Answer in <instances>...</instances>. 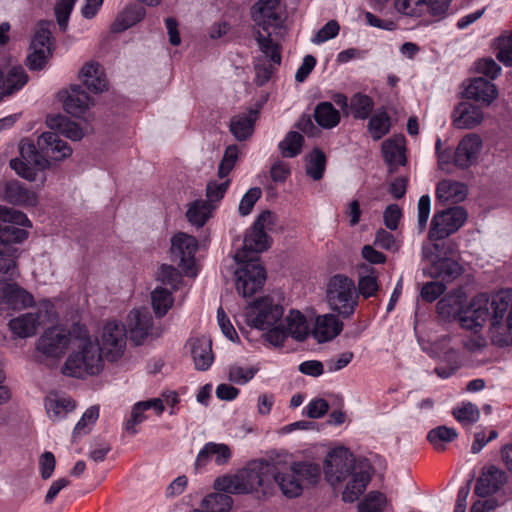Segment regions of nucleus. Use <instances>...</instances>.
I'll return each instance as SVG.
<instances>
[{
  "mask_svg": "<svg viewBox=\"0 0 512 512\" xmlns=\"http://www.w3.org/2000/svg\"><path fill=\"white\" fill-rule=\"evenodd\" d=\"M33 296L15 283L0 281V305L13 310H21L32 306Z\"/></svg>",
  "mask_w": 512,
  "mask_h": 512,
  "instance_id": "23",
  "label": "nucleus"
},
{
  "mask_svg": "<svg viewBox=\"0 0 512 512\" xmlns=\"http://www.w3.org/2000/svg\"><path fill=\"white\" fill-rule=\"evenodd\" d=\"M457 436V431L454 428L438 426L428 432L427 440L435 450L442 452L445 450V443L452 442Z\"/></svg>",
  "mask_w": 512,
  "mask_h": 512,
  "instance_id": "48",
  "label": "nucleus"
},
{
  "mask_svg": "<svg viewBox=\"0 0 512 512\" xmlns=\"http://www.w3.org/2000/svg\"><path fill=\"white\" fill-rule=\"evenodd\" d=\"M293 471L300 482H307L308 484L315 485L318 483L321 475L320 466L312 462H293L291 464Z\"/></svg>",
  "mask_w": 512,
  "mask_h": 512,
  "instance_id": "50",
  "label": "nucleus"
},
{
  "mask_svg": "<svg viewBox=\"0 0 512 512\" xmlns=\"http://www.w3.org/2000/svg\"><path fill=\"white\" fill-rule=\"evenodd\" d=\"M327 302L329 307L343 318L354 314L358 305V294L352 279L337 274L331 277L327 285Z\"/></svg>",
  "mask_w": 512,
  "mask_h": 512,
  "instance_id": "8",
  "label": "nucleus"
},
{
  "mask_svg": "<svg viewBox=\"0 0 512 512\" xmlns=\"http://www.w3.org/2000/svg\"><path fill=\"white\" fill-rule=\"evenodd\" d=\"M467 216L466 210L461 206L437 211L431 220L428 239L439 241L449 237L464 225Z\"/></svg>",
  "mask_w": 512,
  "mask_h": 512,
  "instance_id": "10",
  "label": "nucleus"
},
{
  "mask_svg": "<svg viewBox=\"0 0 512 512\" xmlns=\"http://www.w3.org/2000/svg\"><path fill=\"white\" fill-rule=\"evenodd\" d=\"M157 280L175 291L181 283V273L172 265L162 264L157 273Z\"/></svg>",
  "mask_w": 512,
  "mask_h": 512,
  "instance_id": "53",
  "label": "nucleus"
},
{
  "mask_svg": "<svg viewBox=\"0 0 512 512\" xmlns=\"http://www.w3.org/2000/svg\"><path fill=\"white\" fill-rule=\"evenodd\" d=\"M20 157L10 160V167L22 178L35 181L38 172L49 167V160L62 161L70 157L72 148L60 138L56 131L42 133L37 145L30 141H21Z\"/></svg>",
  "mask_w": 512,
  "mask_h": 512,
  "instance_id": "1",
  "label": "nucleus"
},
{
  "mask_svg": "<svg viewBox=\"0 0 512 512\" xmlns=\"http://www.w3.org/2000/svg\"><path fill=\"white\" fill-rule=\"evenodd\" d=\"M453 416L459 422L475 423L479 420L480 412L476 405L468 402L461 407L453 409Z\"/></svg>",
  "mask_w": 512,
  "mask_h": 512,
  "instance_id": "60",
  "label": "nucleus"
},
{
  "mask_svg": "<svg viewBox=\"0 0 512 512\" xmlns=\"http://www.w3.org/2000/svg\"><path fill=\"white\" fill-rule=\"evenodd\" d=\"M129 319V338L135 345H141L149 336L159 337L161 335L160 331H153V320L148 312L131 311Z\"/></svg>",
  "mask_w": 512,
  "mask_h": 512,
  "instance_id": "22",
  "label": "nucleus"
},
{
  "mask_svg": "<svg viewBox=\"0 0 512 512\" xmlns=\"http://www.w3.org/2000/svg\"><path fill=\"white\" fill-rule=\"evenodd\" d=\"M57 98L62 102L64 111L76 118L84 117L94 104L93 99L78 84H72L69 88L60 90Z\"/></svg>",
  "mask_w": 512,
  "mask_h": 512,
  "instance_id": "17",
  "label": "nucleus"
},
{
  "mask_svg": "<svg viewBox=\"0 0 512 512\" xmlns=\"http://www.w3.org/2000/svg\"><path fill=\"white\" fill-rule=\"evenodd\" d=\"M451 0H422V14L427 12L438 20L447 16Z\"/></svg>",
  "mask_w": 512,
  "mask_h": 512,
  "instance_id": "55",
  "label": "nucleus"
},
{
  "mask_svg": "<svg viewBox=\"0 0 512 512\" xmlns=\"http://www.w3.org/2000/svg\"><path fill=\"white\" fill-rule=\"evenodd\" d=\"M71 342L70 332L60 326L46 329L36 342V358L40 362H56L62 358Z\"/></svg>",
  "mask_w": 512,
  "mask_h": 512,
  "instance_id": "9",
  "label": "nucleus"
},
{
  "mask_svg": "<svg viewBox=\"0 0 512 512\" xmlns=\"http://www.w3.org/2000/svg\"><path fill=\"white\" fill-rule=\"evenodd\" d=\"M280 0H258L252 10L259 49L273 64L281 63L279 40L286 29L279 13Z\"/></svg>",
  "mask_w": 512,
  "mask_h": 512,
  "instance_id": "2",
  "label": "nucleus"
},
{
  "mask_svg": "<svg viewBox=\"0 0 512 512\" xmlns=\"http://www.w3.org/2000/svg\"><path fill=\"white\" fill-rule=\"evenodd\" d=\"M372 473L373 468L370 462L365 458L358 459L353 473L349 475L350 479L342 493V500L349 503H353L358 500L365 492L366 487L371 480Z\"/></svg>",
  "mask_w": 512,
  "mask_h": 512,
  "instance_id": "18",
  "label": "nucleus"
},
{
  "mask_svg": "<svg viewBox=\"0 0 512 512\" xmlns=\"http://www.w3.org/2000/svg\"><path fill=\"white\" fill-rule=\"evenodd\" d=\"M270 472H272L271 465L255 463L240 469L235 475L218 477L214 482V489L231 494L251 493L264 484L265 475Z\"/></svg>",
  "mask_w": 512,
  "mask_h": 512,
  "instance_id": "5",
  "label": "nucleus"
},
{
  "mask_svg": "<svg viewBox=\"0 0 512 512\" xmlns=\"http://www.w3.org/2000/svg\"><path fill=\"white\" fill-rule=\"evenodd\" d=\"M127 331L123 324L107 322L102 331L100 350L109 361H116L125 350Z\"/></svg>",
  "mask_w": 512,
  "mask_h": 512,
  "instance_id": "16",
  "label": "nucleus"
},
{
  "mask_svg": "<svg viewBox=\"0 0 512 512\" xmlns=\"http://www.w3.org/2000/svg\"><path fill=\"white\" fill-rule=\"evenodd\" d=\"M358 460L348 449L340 447L332 450L324 461L325 476L332 484L345 480L351 473Z\"/></svg>",
  "mask_w": 512,
  "mask_h": 512,
  "instance_id": "14",
  "label": "nucleus"
},
{
  "mask_svg": "<svg viewBox=\"0 0 512 512\" xmlns=\"http://www.w3.org/2000/svg\"><path fill=\"white\" fill-rule=\"evenodd\" d=\"M275 469L276 468L272 466V472H270V474L273 476L283 495L287 498L300 496L303 492V484L293 471L292 466L285 472L275 471Z\"/></svg>",
  "mask_w": 512,
  "mask_h": 512,
  "instance_id": "32",
  "label": "nucleus"
},
{
  "mask_svg": "<svg viewBox=\"0 0 512 512\" xmlns=\"http://www.w3.org/2000/svg\"><path fill=\"white\" fill-rule=\"evenodd\" d=\"M172 290L162 286L156 287L151 293V304L155 315L159 318L165 316L172 308L174 299Z\"/></svg>",
  "mask_w": 512,
  "mask_h": 512,
  "instance_id": "42",
  "label": "nucleus"
},
{
  "mask_svg": "<svg viewBox=\"0 0 512 512\" xmlns=\"http://www.w3.org/2000/svg\"><path fill=\"white\" fill-rule=\"evenodd\" d=\"M40 324V316L37 313H25L9 321V328L19 338H27L35 334Z\"/></svg>",
  "mask_w": 512,
  "mask_h": 512,
  "instance_id": "34",
  "label": "nucleus"
},
{
  "mask_svg": "<svg viewBox=\"0 0 512 512\" xmlns=\"http://www.w3.org/2000/svg\"><path fill=\"white\" fill-rule=\"evenodd\" d=\"M258 370L257 367L244 368L239 365H231L228 369V379L233 383L243 385L253 379Z\"/></svg>",
  "mask_w": 512,
  "mask_h": 512,
  "instance_id": "56",
  "label": "nucleus"
},
{
  "mask_svg": "<svg viewBox=\"0 0 512 512\" xmlns=\"http://www.w3.org/2000/svg\"><path fill=\"white\" fill-rule=\"evenodd\" d=\"M373 99L361 92L355 93L349 100V115L354 119L366 120L374 109Z\"/></svg>",
  "mask_w": 512,
  "mask_h": 512,
  "instance_id": "38",
  "label": "nucleus"
},
{
  "mask_svg": "<svg viewBox=\"0 0 512 512\" xmlns=\"http://www.w3.org/2000/svg\"><path fill=\"white\" fill-rule=\"evenodd\" d=\"M492 47L498 61L512 64V30L504 31L493 41Z\"/></svg>",
  "mask_w": 512,
  "mask_h": 512,
  "instance_id": "49",
  "label": "nucleus"
},
{
  "mask_svg": "<svg viewBox=\"0 0 512 512\" xmlns=\"http://www.w3.org/2000/svg\"><path fill=\"white\" fill-rule=\"evenodd\" d=\"M231 457L232 452L227 444L208 442L198 452L194 469L196 472L202 470L213 458L216 465L223 466L229 463Z\"/></svg>",
  "mask_w": 512,
  "mask_h": 512,
  "instance_id": "21",
  "label": "nucleus"
},
{
  "mask_svg": "<svg viewBox=\"0 0 512 512\" xmlns=\"http://www.w3.org/2000/svg\"><path fill=\"white\" fill-rule=\"evenodd\" d=\"M382 154L385 163L388 166V173L394 174L399 166L407 163L405 155V137L403 135L394 136L382 143Z\"/></svg>",
  "mask_w": 512,
  "mask_h": 512,
  "instance_id": "25",
  "label": "nucleus"
},
{
  "mask_svg": "<svg viewBox=\"0 0 512 512\" xmlns=\"http://www.w3.org/2000/svg\"><path fill=\"white\" fill-rule=\"evenodd\" d=\"M100 344L89 337L81 340L77 349L66 359L62 373L75 378L98 375L104 366Z\"/></svg>",
  "mask_w": 512,
  "mask_h": 512,
  "instance_id": "4",
  "label": "nucleus"
},
{
  "mask_svg": "<svg viewBox=\"0 0 512 512\" xmlns=\"http://www.w3.org/2000/svg\"><path fill=\"white\" fill-rule=\"evenodd\" d=\"M379 289L377 275L374 270L370 274L360 276L358 280V293L365 299L376 295Z\"/></svg>",
  "mask_w": 512,
  "mask_h": 512,
  "instance_id": "57",
  "label": "nucleus"
},
{
  "mask_svg": "<svg viewBox=\"0 0 512 512\" xmlns=\"http://www.w3.org/2000/svg\"><path fill=\"white\" fill-rule=\"evenodd\" d=\"M509 307L506 325L501 323L502 329H499L496 335H492L493 342L501 347L512 345V294Z\"/></svg>",
  "mask_w": 512,
  "mask_h": 512,
  "instance_id": "58",
  "label": "nucleus"
},
{
  "mask_svg": "<svg viewBox=\"0 0 512 512\" xmlns=\"http://www.w3.org/2000/svg\"><path fill=\"white\" fill-rule=\"evenodd\" d=\"M451 118L456 129H473L482 123L484 115L480 107L463 101L454 107Z\"/></svg>",
  "mask_w": 512,
  "mask_h": 512,
  "instance_id": "24",
  "label": "nucleus"
},
{
  "mask_svg": "<svg viewBox=\"0 0 512 512\" xmlns=\"http://www.w3.org/2000/svg\"><path fill=\"white\" fill-rule=\"evenodd\" d=\"M446 290L442 282H427L421 288L420 295L423 300L433 302L440 297Z\"/></svg>",
  "mask_w": 512,
  "mask_h": 512,
  "instance_id": "64",
  "label": "nucleus"
},
{
  "mask_svg": "<svg viewBox=\"0 0 512 512\" xmlns=\"http://www.w3.org/2000/svg\"><path fill=\"white\" fill-rule=\"evenodd\" d=\"M195 369L206 371L212 365L214 355L212 352V341L205 337L191 338L187 342Z\"/></svg>",
  "mask_w": 512,
  "mask_h": 512,
  "instance_id": "27",
  "label": "nucleus"
},
{
  "mask_svg": "<svg viewBox=\"0 0 512 512\" xmlns=\"http://www.w3.org/2000/svg\"><path fill=\"white\" fill-rule=\"evenodd\" d=\"M4 198L16 205L34 206L37 202L36 194L18 181H11L5 185Z\"/></svg>",
  "mask_w": 512,
  "mask_h": 512,
  "instance_id": "35",
  "label": "nucleus"
},
{
  "mask_svg": "<svg viewBox=\"0 0 512 512\" xmlns=\"http://www.w3.org/2000/svg\"><path fill=\"white\" fill-rule=\"evenodd\" d=\"M212 205L206 200H195L186 212L188 221L199 227L206 224L212 214Z\"/></svg>",
  "mask_w": 512,
  "mask_h": 512,
  "instance_id": "44",
  "label": "nucleus"
},
{
  "mask_svg": "<svg viewBox=\"0 0 512 512\" xmlns=\"http://www.w3.org/2000/svg\"><path fill=\"white\" fill-rule=\"evenodd\" d=\"M467 188L463 183L443 180L438 183L436 195L439 199L460 201L466 197Z\"/></svg>",
  "mask_w": 512,
  "mask_h": 512,
  "instance_id": "46",
  "label": "nucleus"
},
{
  "mask_svg": "<svg viewBox=\"0 0 512 512\" xmlns=\"http://www.w3.org/2000/svg\"><path fill=\"white\" fill-rule=\"evenodd\" d=\"M434 270L436 277L445 282L454 281L463 272L461 265L450 258L439 259L434 263Z\"/></svg>",
  "mask_w": 512,
  "mask_h": 512,
  "instance_id": "47",
  "label": "nucleus"
},
{
  "mask_svg": "<svg viewBox=\"0 0 512 512\" xmlns=\"http://www.w3.org/2000/svg\"><path fill=\"white\" fill-rule=\"evenodd\" d=\"M261 105L251 108L247 113H241L231 118L229 130L238 141H244L252 136L254 125L258 118Z\"/></svg>",
  "mask_w": 512,
  "mask_h": 512,
  "instance_id": "29",
  "label": "nucleus"
},
{
  "mask_svg": "<svg viewBox=\"0 0 512 512\" xmlns=\"http://www.w3.org/2000/svg\"><path fill=\"white\" fill-rule=\"evenodd\" d=\"M275 221L276 216L273 212L270 210L263 211L246 233L242 249L235 253V261L247 260L248 258L259 260V253L270 247V238L266 230L270 231Z\"/></svg>",
  "mask_w": 512,
  "mask_h": 512,
  "instance_id": "7",
  "label": "nucleus"
},
{
  "mask_svg": "<svg viewBox=\"0 0 512 512\" xmlns=\"http://www.w3.org/2000/svg\"><path fill=\"white\" fill-rule=\"evenodd\" d=\"M144 15L145 11L143 8L137 6L128 7L112 23L111 31L114 33L125 31L140 22Z\"/></svg>",
  "mask_w": 512,
  "mask_h": 512,
  "instance_id": "40",
  "label": "nucleus"
},
{
  "mask_svg": "<svg viewBox=\"0 0 512 512\" xmlns=\"http://www.w3.org/2000/svg\"><path fill=\"white\" fill-rule=\"evenodd\" d=\"M247 312V324L259 330H266L276 325L282 318L284 309L280 304H275L269 297L257 299Z\"/></svg>",
  "mask_w": 512,
  "mask_h": 512,
  "instance_id": "13",
  "label": "nucleus"
},
{
  "mask_svg": "<svg viewBox=\"0 0 512 512\" xmlns=\"http://www.w3.org/2000/svg\"><path fill=\"white\" fill-rule=\"evenodd\" d=\"M79 79L91 92L98 94L108 90L109 81L103 66H82Z\"/></svg>",
  "mask_w": 512,
  "mask_h": 512,
  "instance_id": "31",
  "label": "nucleus"
},
{
  "mask_svg": "<svg viewBox=\"0 0 512 512\" xmlns=\"http://www.w3.org/2000/svg\"><path fill=\"white\" fill-rule=\"evenodd\" d=\"M28 81L22 66H0V101L20 90Z\"/></svg>",
  "mask_w": 512,
  "mask_h": 512,
  "instance_id": "26",
  "label": "nucleus"
},
{
  "mask_svg": "<svg viewBox=\"0 0 512 512\" xmlns=\"http://www.w3.org/2000/svg\"><path fill=\"white\" fill-rule=\"evenodd\" d=\"M18 226L31 227L26 214L14 208L0 206V255H16L18 250L13 244L21 243L28 237V232Z\"/></svg>",
  "mask_w": 512,
  "mask_h": 512,
  "instance_id": "6",
  "label": "nucleus"
},
{
  "mask_svg": "<svg viewBox=\"0 0 512 512\" xmlns=\"http://www.w3.org/2000/svg\"><path fill=\"white\" fill-rule=\"evenodd\" d=\"M314 119L324 129L336 127L341 119L340 113L330 102H320L314 110Z\"/></svg>",
  "mask_w": 512,
  "mask_h": 512,
  "instance_id": "37",
  "label": "nucleus"
},
{
  "mask_svg": "<svg viewBox=\"0 0 512 512\" xmlns=\"http://www.w3.org/2000/svg\"><path fill=\"white\" fill-rule=\"evenodd\" d=\"M229 494L217 491L207 495L202 501L203 510L206 512H229L233 504Z\"/></svg>",
  "mask_w": 512,
  "mask_h": 512,
  "instance_id": "45",
  "label": "nucleus"
},
{
  "mask_svg": "<svg viewBox=\"0 0 512 512\" xmlns=\"http://www.w3.org/2000/svg\"><path fill=\"white\" fill-rule=\"evenodd\" d=\"M511 301V292L501 290L492 297L486 293L476 295L464 315L460 317L462 327L467 329L480 328L489 320L492 334L496 335L501 327Z\"/></svg>",
  "mask_w": 512,
  "mask_h": 512,
  "instance_id": "3",
  "label": "nucleus"
},
{
  "mask_svg": "<svg viewBox=\"0 0 512 512\" xmlns=\"http://www.w3.org/2000/svg\"><path fill=\"white\" fill-rule=\"evenodd\" d=\"M507 481L508 476L505 471L490 465L483 468L476 481L474 493L481 498H487L496 494Z\"/></svg>",
  "mask_w": 512,
  "mask_h": 512,
  "instance_id": "19",
  "label": "nucleus"
},
{
  "mask_svg": "<svg viewBox=\"0 0 512 512\" xmlns=\"http://www.w3.org/2000/svg\"><path fill=\"white\" fill-rule=\"evenodd\" d=\"M262 191L259 187L250 188L242 197L238 212L241 216H247L252 212L255 203L260 199Z\"/></svg>",
  "mask_w": 512,
  "mask_h": 512,
  "instance_id": "61",
  "label": "nucleus"
},
{
  "mask_svg": "<svg viewBox=\"0 0 512 512\" xmlns=\"http://www.w3.org/2000/svg\"><path fill=\"white\" fill-rule=\"evenodd\" d=\"M145 419V407H143L140 402H137L132 408L130 418L125 423V430L129 434L135 435L138 432L136 426L141 424Z\"/></svg>",
  "mask_w": 512,
  "mask_h": 512,
  "instance_id": "63",
  "label": "nucleus"
},
{
  "mask_svg": "<svg viewBox=\"0 0 512 512\" xmlns=\"http://www.w3.org/2000/svg\"><path fill=\"white\" fill-rule=\"evenodd\" d=\"M342 329L343 323L336 315L326 314L317 317L312 334L319 343H323L337 337Z\"/></svg>",
  "mask_w": 512,
  "mask_h": 512,
  "instance_id": "30",
  "label": "nucleus"
},
{
  "mask_svg": "<svg viewBox=\"0 0 512 512\" xmlns=\"http://www.w3.org/2000/svg\"><path fill=\"white\" fill-rule=\"evenodd\" d=\"M304 143L303 136L296 131H289L278 147L284 157L293 158L300 154Z\"/></svg>",
  "mask_w": 512,
  "mask_h": 512,
  "instance_id": "51",
  "label": "nucleus"
},
{
  "mask_svg": "<svg viewBox=\"0 0 512 512\" xmlns=\"http://www.w3.org/2000/svg\"><path fill=\"white\" fill-rule=\"evenodd\" d=\"M483 143L479 135L470 133L464 136L456 148L455 166L467 169L477 162Z\"/></svg>",
  "mask_w": 512,
  "mask_h": 512,
  "instance_id": "20",
  "label": "nucleus"
},
{
  "mask_svg": "<svg viewBox=\"0 0 512 512\" xmlns=\"http://www.w3.org/2000/svg\"><path fill=\"white\" fill-rule=\"evenodd\" d=\"M46 123L48 127L55 130L58 135L61 134L73 141H79L84 136L82 128L77 123L71 121L67 116H48Z\"/></svg>",
  "mask_w": 512,
  "mask_h": 512,
  "instance_id": "33",
  "label": "nucleus"
},
{
  "mask_svg": "<svg viewBox=\"0 0 512 512\" xmlns=\"http://www.w3.org/2000/svg\"><path fill=\"white\" fill-rule=\"evenodd\" d=\"M326 161L325 153L315 147L306 157V174L315 181L321 180L326 169Z\"/></svg>",
  "mask_w": 512,
  "mask_h": 512,
  "instance_id": "43",
  "label": "nucleus"
},
{
  "mask_svg": "<svg viewBox=\"0 0 512 512\" xmlns=\"http://www.w3.org/2000/svg\"><path fill=\"white\" fill-rule=\"evenodd\" d=\"M230 185V179H226L221 183H218L215 180L209 181L206 186V197L207 201L211 204V202L221 200L228 187Z\"/></svg>",
  "mask_w": 512,
  "mask_h": 512,
  "instance_id": "62",
  "label": "nucleus"
},
{
  "mask_svg": "<svg viewBox=\"0 0 512 512\" xmlns=\"http://www.w3.org/2000/svg\"><path fill=\"white\" fill-rule=\"evenodd\" d=\"M287 327L285 330L288 336L297 341H304L309 334V326L306 317L299 311L291 310L286 317Z\"/></svg>",
  "mask_w": 512,
  "mask_h": 512,
  "instance_id": "39",
  "label": "nucleus"
},
{
  "mask_svg": "<svg viewBox=\"0 0 512 512\" xmlns=\"http://www.w3.org/2000/svg\"><path fill=\"white\" fill-rule=\"evenodd\" d=\"M385 503V494L378 491H371L358 504V512H382Z\"/></svg>",
  "mask_w": 512,
  "mask_h": 512,
  "instance_id": "52",
  "label": "nucleus"
},
{
  "mask_svg": "<svg viewBox=\"0 0 512 512\" xmlns=\"http://www.w3.org/2000/svg\"><path fill=\"white\" fill-rule=\"evenodd\" d=\"M52 21H40L30 44V53L27 56L28 64H44L53 54Z\"/></svg>",
  "mask_w": 512,
  "mask_h": 512,
  "instance_id": "15",
  "label": "nucleus"
},
{
  "mask_svg": "<svg viewBox=\"0 0 512 512\" xmlns=\"http://www.w3.org/2000/svg\"><path fill=\"white\" fill-rule=\"evenodd\" d=\"M76 0H58L55 6V15L57 23L62 31L68 26L69 17L73 10Z\"/></svg>",
  "mask_w": 512,
  "mask_h": 512,
  "instance_id": "59",
  "label": "nucleus"
},
{
  "mask_svg": "<svg viewBox=\"0 0 512 512\" xmlns=\"http://www.w3.org/2000/svg\"><path fill=\"white\" fill-rule=\"evenodd\" d=\"M368 119L367 129L374 141H379L390 132L392 126L391 117L385 109H378Z\"/></svg>",
  "mask_w": 512,
  "mask_h": 512,
  "instance_id": "36",
  "label": "nucleus"
},
{
  "mask_svg": "<svg viewBox=\"0 0 512 512\" xmlns=\"http://www.w3.org/2000/svg\"><path fill=\"white\" fill-rule=\"evenodd\" d=\"M236 262L241 264L235 271L236 290L244 298L251 297L262 289L266 281V271L257 259L248 258Z\"/></svg>",
  "mask_w": 512,
  "mask_h": 512,
  "instance_id": "11",
  "label": "nucleus"
},
{
  "mask_svg": "<svg viewBox=\"0 0 512 512\" xmlns=\"http://www.w3.org/2000/svg\"><path fill=\"white\" fill-rule=\"evenodd\" d=\"M463 96L466 99H472L482 102L489 106L498 96L496 86L484 77H476L470 80L469 85L465 88Z\"/></svg>",
  "mask_w": 512,
  "mask_h": 512,
  "instance_id": "28",
  "label": "nucleus"
},
{
  "mask_svg": "<svg viewBox=\"0 0 512 512\" xmlns=\"http://www.w3.org/2000/svg\"><path fill=\"white\" fill-rule=\"evenodd\" d=\"M440 365L435 368V373L443 379H447L460 368L459 355L453 348H449L438 355Z\"/></svg>",
  "mask_w": 512,
  "mask_h": 512,
  "instance_id": "41",
  "label": "nucleus"
},
{
  "mask_svg": "<svg viewBox=\"0 0 512 512\" xmlns=\"http://www.w3.org/2000/svg\"><path fill=\"white\" fill-rule=\"evenodd\" d=\"M198 242L195 237L178 233L171 239L170 257L173 263L188 276H196L195 254Z\"/></svg>",
  "mask_w": 512,
  "mask_h": 512,
  "instance_id": "12",
  "label": "nucleus"
},
{
  "mask_svg": "<svg viewBox=\"0 0 512 512\" xmlns=\"http://www.w3.org/2000/svg\"><path fill=\"white\" fill-rule=\"evenodd\" d=\"M238 159V148L236 145H230L226 148L221 162L218 166L217 175L223 179L234 169Z\"/></svg>",
  "mask_w": 512,
  "mask_h": 512,
  "instance_id": "54",
  "label": "nucleus"
}]
</instances>
